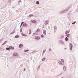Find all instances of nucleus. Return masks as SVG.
I'll return each instance as SVG.
<instances>
[{"label": "nucleus", "mask_w": 78, "mask_h": 78, "mask_svg": "<svg viewBox=\"0 0 78 78\" xmlns=\"http://www.w3.org/2000/svg\"><path fill=\"white\" fill-rule=\"evenodd\" d=\"M31 33V29H30L29 30V34H30Z\"/></svg>", "instance_id": "aec40b11"}, {"label": "nucleus", "mask_w": 78, "mask_h": 78, "mask_svg": "<svg viewBox=\"0 0 78 78\" xmlns=\"http://www.w3.org/2000/svg\"><path fill=\"white\" fill-rule=\"evenodd\" d=\"M18 53H15L14 54H13V55L14 56H18Z\"/></svg>", "instance_id": "0eeeda50"}, {"label": "nucleus", "mask_w": 78, "mask_h": 78, "mask_svg": "<svg viewBox=\"0 0 78 78\" xmlns=\"http://www.w3.org/2000/svg\"><path fill=\"white\" fill-rule=\"evenodd\" d=\"M65 40L66 41H69V39H68V38L67 37H66L65 38Z\"/></svg>", "instance_id": "f3484780"}, {"label": "nucleus", "mask_w": 78, "mask_h": 78, "mask_svg": "<svg viewBox=\"0 0 78 78\" xmlns=\"http://www.w3.org/2000/svg\"><path fill=\"white\" fill-rule=\"evenodd\" d=\"M20 28H21V26H20Z\"/></svg>", "instance_id": "49530a36"}, {"label": "nucleus", "mask_w": 78, "mask_h": 78, "mask_svg": "<svg viewBox=\"0 0 78 78\" xmlns=\"http://www.w3.org/2000/svg\"><path fill=\"white\" fill-rule=\"evenodd\" d=\"M45 51L44 50L43 51V53H45Z\"/></svg>", "instance_id": "f704fd0d"}, {"label": "nucleus", "mask_w": 78, "mask_h": 78, "mask_svg": "<svg viewBox=\"0 0 78 78\" xmlns=\"http://www.w3.org/2000/svg\"><path fill=\"white\" fill-rule=\"evenodd\" d=\"M7 41H5V42L2 45H5L6 44V42H7Z\"/></svg>", "instance_id": "412c9836"}, {"label": "nucleus", "mask_w": 78, "mask_h": 78, "mask_svg": "<svg viewBox=\"0 0 78 78\" xmlns=\"http://www.w3.org/2000/svg\"><path fill=\"white\" fill-rule=\"evenodd\" d=\"M41 37L42 38H43V37H44V35L43 34H42L41 35Z\"/></svg>", "instance_id": "c756f323"}, {"label": "nucleus", "mask_w": 78, "mask_h": 78, "mask_svg": "<svg viewBox=\"0 0 78 78\" xmlns=\"http://www.w3.org/2000/svg\"><path fill=\"white\" fill-rule=\"evenodd\" d=\"M69 25H70V23H69Z\"/></svg>", "instance_id": "de8ad7c7"}, {"label": "nucleus", "mask_w": 78, "mask_h": 78, "mask_svg": "<svg viewBox=\"0 0 78 78\" xmlns=\"http://www.w3.org/2000/svg\"><path fill=\"white\" fill-rule=\"evenodd\" d=\"M20 32H21V33H22V28L21 29H20Z\"/></svg>", "instance_id": "473e14b6"}, {"label": "nucleus", "mask_w": 78, "mask_h": 78, "mask_svg": "<svg viewBox=\"0 0 78 78\" xmlns=\"http://www.w3.org/2000/svg\"><path fill=\"white\" fill-rule=\"evenodd\" d=\"M35 39L37 40H38L39 39H40V37H39L36 36L35 37Z\"/></svg>", "instance_id": "39448f33"}, {"label": "nucleus", "mask_w": 78, "mask_h": 78, "mask_svg": "<svg viewBox=\"0 0 78 78\" xmlns=\"http://www.w3.org/2000/svg\"><path fill=\"white\" fill-rule=\"evenodd\" d=\"M69 9H70V7H69L64 10L60 12H59V13L62 14H64V13H66V12L67 11H68L69 10Z\"/></svg>", "instance_id": "f257e3e1"}, {"label": "nucleus", "mask_w": 78, "mask_h": 78, "mask_svg": "<svg viewBox=\"0 0 78 78\" xmlns=\"http://www.w3.org/2000/svg\"><path fill=\"white\" fill-rule=\"evenodd\" d=\"M19 37V35H17L15 36V38H18V37Z\"/></svg>", "instance_id": "a211bd4d"}, {"label": "nucleus", "mask_w": 78, "mask_h": 78, "mask_svg": "<svg viewBox=\"0 0 78 78\" xmlns=\"http://www.w3.org/2000/svg\"><path fill=\"white\" fill-rule=\"evenodd\" d=\"M61 61H62V62H64V61L63 59H61Z\"/></svg>", "instance_id": "c9c22d12"}, {"label": "nucleus", "mask_w": 78, "mask_h": 78, "mask_svg": "<svg viewBox=\"0 0 78 78\" xmlns=\"http://www.w3.org/2000/svg\"><path fill=\"white\" fill-rule=\"evenodd\" d=\"M39 68L38 67V68H37V70H39Z\"/></svg>", "instance_id": "58836bf2"}, {"label": "nucleus", "mask_w": 78, "mask_h": 78, "mask_svg": "<svg viewBox=\"0 0 78 78\" xmlns=\"http://www.w3.org/2000/svg\"><path fill=\"white\" fill-rule=\"evenodd\" d=\"M36 4L37 5H39V2L38 1H37L36 2Z\"/></svg>", "instance_id": "5701e85b"}, {"label": "nucleus", "mask_w": 78, "mask_h": 78, "mask_svg": "<svg viewBox=\"0 0 78 78\" xmlns=\"http://www.w3.org/2000/svg\"><path fill=\"white\" fill-rule=\"evenodd\" d=\"M45 59H46V58L45 57L44 58L42 59V61H44V60H45Z\"/></svg>", "instance_id": "bb28decb"}, {"label": "nucleus", "mask_w": 78, "mask_h": 78, "mask_svg": "<svg viewBox=\"0 0 78 78\" xmlns=\"http://www.w3.org/2000/svg\"><path fill=\"white\" fill-rule=\"evenodd\" d=\"M25 68H24V69L23 71H25Z\"/></svg>", "instance_id": "a19ab883"}, {"label": "nucleus", "mask_w": 78, "mask_h": 78, "mask_svg": "<svg viewBox=\"0 0 78 78\" xmlns=\"http://www.w3.org/2000/svg\"><path fill=\"white\" fill-rule=\"evenodd\" d=\"M63 70H64V71H66V66H64L63 67Z\"/></svg>", "instance_id": "6ab92c4d"}, {"label": "nucleus", "mask_w": 78, "mask_h": 78, "mask_svg": "<svg viewBox=\"0 0 78 78\" xmlns=\"http://www.w3.org/2000/svg\"><path fill=\"white\" fill-rule=\"evenodd\" d=\"M31 22H32L33 23H36V21L35 20H31Z\"/></svg>", "instance_id": "1a4fd4ad"}, {"label": "nucleus", "mask_w": 78, "mask_h": 78, "mask_svg": "<svg viewBox=\"0 0 78 78\" xmlns=\"http://www.w3.org/2000/svg\"><path fill=\"white\" fill-rule=\"evenodd\" d=\"M21 2V0H19L18 1L19 3H20Z\"/></svg>", "instance_id": "e433bc0d"}, {"label": "nucleus", "mask_w": 78, "mask_h": 78, "mask_svg": "<svg viewBox=\"0 0 78 78\" xmlns=\"http://www.w3.org/2000/svg\"><path fill=\"white\" fill-rule=\"evenodd\" d=\"M9 48H10V49H11L12 50H14V48L12 46H9Z\"/></svg>", "instance_id": "9b49d317"}, {"label": "nucleus", "mask_w": 78, "mask_h": 78, "mask_svg": "<svg viewBox=\"0 0 78 78\" xmlns=\"http://www.w3.org/2000/svg\"><path fill=\"white\" fill-rule=\"evenodd\" d=\"M69 47L70 50L72 51V48H73V45H72V44L70 43L69 45Z\"/></svg>", "instance_id": "f03ea898"}, {"label": "nucleus", "mask_w": 78, "mask_h": 78, "mask_svg": "<svg viewBox=\"0 0 78 78\" xmlns=\"http://www.w3.org/2000/svg\"><path fill=\"white\" fill-rule=\"evenodd\" d=\"M33 15L32 14L30 15L29 16V17H33Z\"/></svg>", "instance_id": "393cba45"}, {"label": "nucleus", "mask_w": 78, "mask_h": 78, "mask_svg": "<svg viewBox=\"0 0 78 78\" xmlns=\"http://www.w3.org/2000/svg\"><path fill=\"white\" fill-rule=\"evenodd\" d=\"M76 23V21H75L74 23H72V24H75Z\"/></svg>", "instance_id": "72a5a7b5"}, {"label": "nucleus", "mask_w": 78, "mask_h": 78, "mask_svg": "<svg viewBox=\"0 0 78 78\" xmlns=\"http://www.w3.org/2000/svg\"><path fill=\"white\" fill-rule=\"evenodd\" d=\"M23 46V44H20V45H19V47L20 48H21V47H22Z\"/></svg>", "instance_id": "dca6fc26"}, {"label": "nucleus", "mask_w": 78, "mask_h": 78, "mask_svg": "<svg viewBox=\"0 0 78 78\" xmlns=\"http://www.w3.org/2000/svg\"><path fill=\"white\" fill-rule=\"evenodd\" d=\"M68 32H69H69H70V30H69Z\"/></svg>", "instance_id": "a18cd8bd"}, {"label": "nucleus", "mask_w": 78, "mask_h": 78, "mask_svg": "<svg viewBox=\"0 0 78 78\" xmlns=\"http://www.w3.org/2000/svg\"><path fill=\"white\" fill-rule=\"evenodd\" d=\"M21 34H22V36H23V34H23V32H22L21 33Z\"/></svg>", "instance_id": "4c0bfd02"}, {"label": "nucleus", "mask_w": 78, "mask_h": 78, "mask_svg": "<svg viewBox=\"0 0 78 78\" xmlns=\"http://www.w3.org/2000/svg\"><path fill=\"white\" fill-rule=\"evenodd\" d=\"M15 32H16V30H14L10 34H14V33H15Z\"/></svg>", "instance_id": "f8f14e48"}, {"label": "nucleus", "mask_w": 78, "mask_h": 78, "mask_svg": "<svg viewBox=\"0 0 78 78\" xmlns=\"http://www.w3.org/2000/svg\"><path fill=\"white\" fill-rule=\"evenodd\" d=\"M70 35V34H67L66 35V37H69Z\"/></svg>", "instance_id": "2eb2a0df"}, {"label": "nucleus", "mask_w": 78, "mask_h": 78, "mask_svg": "<svg viewBox=\"0 0 78 78\" xmlns=\"http://www.w3.org/2000/svg\"><path fill=\"white\" fill-rule=\"evenodd\" d=\"M66 48H64L65 50H66Z\"/></svg>", "instance_id": "c03bdc74"}, {"label": "nucleus", "mask_w": 78, "mask_h": 78, "mask_svg": "<svg viewBox=\"0 0 78 78\" xmlns=\"http://www.w3.org/2000/svg\"><path fill=\"white\" fill-rule=\"evenodd\" d=\"M43 33L44 35H46V30H43Z\"/></svg>", "instance_id": "9d476101"}, {"label": "nucleus", "mask_w": 78, "mask_h": 78, "mask_svg": "<svg viewBox=\"0 0 78 78\" xmlns=\"http://www.w3.org/2000/svg\"><path fill=\"white\" fill-rule=\"evenodd\" d=\"M64 37V35H61L60 37V39H61V40H63V39Z\"/></svg>", "instance_id": "7ed1b4c3"}, {"label": "nucleus", "mask_w": 78, "mask_h": 78, "mask_svg": "<svg viewBox=\"0 0 78 78\" xmlns=\"http://www.w3.org/2000/svg\"><path fill=\"white\" fill-rule=\"evenodd\" d=\"M49 51H51L52 49L51 48H49L48 50Z\"/></svg>", "instance_id": "cd10ccee"}, {"label": "nucleus", "mask_w": 78, "mask_h": 78, "mask_svg": "<svg viewBox=\"0 0 78 78\" xmlns=\"http://www.w3.org/2000/svg\"><path fill=\"white\" fill-rule=\"evenodd\" d=\"M59 42H61V43L62 45H65V44H64V41H62L60 40H59Z\"/></svg>", "instance_id": "423d86ee"}, {"label": "nucleus", "mask_w": 78, "mask_h": 78, "mask_svg": "<svg viewBox=\"0 0 78 78\" xmlns=\"http://www.w3.org/2000/svg\"><path fill=\"white\" fill-rule=\"evenodd\" d=\"M39 31H40V29H37V32H39Z\"/></svg>", "instance_id": "b1692460"}, {"label": "nucleus", "mask_w": 78, "mask_h": 78, "mask_svg": "<svg viewBox=\"0 0 78 78\" xmlns=\"http://www.w3.org/2000/svg\"><path fill=\"white\" fill-rule=\"evenodd\" d=\"M29 51V50L28 49H27L26 50H25L24 51V52H27V51Z\"/></svg>", "instance_id": "a878e982"}, {"label": "nucleus", "mask_w": 78, "mask_h": 78, "mask_svg": "<svg viewBox=\"0 0 78 78\" xmlns=\"http://www.w3.org/2000/svg\"><path fill=\"white\" fill-rule=\"evenodd\" d=\"M27 23H23V27H26V26L27 25Z\"/></svg>", "instance_id": "4468645a"}, {"label": "nucleus", "mask_w": 78, "mask_h": 78, "mask_svg": "<svg viewBox=\"0 0 78 78\" xmlns=\"http://www.w3.org/2000/svg\"><path fill=\"white\" fill-rule=\"evenodd\" d=\"M41 67V65H40V66L38 67V68H39V67Z\"/></svg>", "instance_id": "37998d69"}, {"label": "nucleus", "mask_w": 78, "mask_h": 78, "mask_svg": "<svg viewBox=\"0 0 78 78\" xmlns=\"http://www.w3.org/2000/svg\"><path fill=\"white\" fill-rule=\"evenodd\" d=\"M48 23V21L47 20L44 22V24L45 25H47Z\"/></svg>", "instance_id": "ddd939ff"}, {"label": "nucleus", "mask_w": 78, "mask_h": 78, "mask_svg": "<svg viewBox=\"0 0 78 78\" xmlns=\"http://www.w3.org/2000/svg\"><path fill=\"white\" fill-rule=\"evenodd\" d=\"M62 73H61L60 75H62Z\"/></svg>", "instance_id": "ea45409f"}, {"label": "nucleus", "mask_w": 78, "mask_h": 78, "mask_svg": "<svg viewBox=\"0 0 78 78\" xmlns=\"http://www.w3.org/2000/svg\"><path fill=\"white\" fill-rule=\"evenodd\" d=\"M5 6H6V5Z\"/></svg>", "instance_id": "3c124183"}, {"label": "nucleus", "mask_w": 78, "mask_h": 78, "mask_svg": "<svg viewBox=\"0 0 78 78\" xmlns=\"http://www.w3.org/2000/svg\"><path fill=\"white\" fill-rule=\"evenodd\" d=\"M33 53H34V51H33Z\"/></svg>", "instance_id": "79ce46f5"}, {"label": "nucleus", "mask_w": 78, "mask_h": 78, "mask_svg": "<svg viewBox=\"0 0 78 78\" xmlns=\"http://www.w3.org/2000/svg\"><path fill=\"white\" fill-rule=\"evenodd\" d=\"M56 30H57V27H56V26H55L54 28V32H56Z\"/></svg>", "instance_id": "6e6552de"}, {"label": "nucleus", "mask_w": 78, "mask_h": 78, "mask_svg": "<svg viewBox=\"0 0 78 78\" xmlns=\"http://www.w3.org/2000/svg\"><path fill=\"white\" fill-rule=\"evenodd\" d=\"M24 23V22H23L21 23V26H22V25L23 24V23Z\"/></svg>", "instance_id": "7c9ffc66"}, {"label": "nucleus", "mask_w": 78, "mask_h": 78, "mask_svg": "<svg viewBox=\"0 0 78 78\" xmlns=\"http://www.w3.org/2000/svg\"><path fill=\"white\" fill-rule=\"evenodd\" d=\"M58 62L59 64V65H63L64 63H62V62L61 61H58Z\"/></svg>", "instance_id": "20e7f679"}, {"label": "nucleus", "mask_w": 78, "mask_h": 78, "mask_svg": "<svg viewBox=\"0 0 78 78\" xmlns=\"http://www.w3.org/2000/svg\"><path fill=\"white\" fill-rule=\"evenodd\" d=\"M68 33H69V32L67 30L65 32V34H67Z\"/></svg>", "instance_id": "c85d7f7f"}, {"label": "nucleus", "mask_w": 78, "mask_h": 78, "mask_svg": "<svg viewBox=\"0 0 78 78\" xmlns=\"http://www.w3.org/2000/svg\"><path fill=\"white\" fill-rule=\"evenodd\" d=\"M23 36H27V35L25 34H23Z\"/></svg>", "instance_id": "2f4dec72"}, {"label": "nucleus", "mask_w": 78, "mask_h": 78, "mask_svg": "<svg viewBox=\"0 0 78 78\" xmlns=\"http://www.w3.org/2000/svg\"><path fill=\"white\" fill-rule=\"evenodd\" d=\"M35 34V33H34V34Z\"/></svg>", "instance_id": "09e8293b"}, {"label": "nucleus", "mask_w": 78, "mask_h": 78, "mask_svg": "<svg viewBox=\"0 0 78 78\" xmlns=\"http://www.w3.org/2000/svg\"><path fill=\"white\" fill-rule=\"evenodd\" d=\"M75 45H76V44H75Z\"/></svg>", "instance_id": "8fccbe9b"}, {"label": "nucleus", "mask_w": 78, "mask_h": 78, "mask_svg": "<svg viewBox=\"0 0 78 78\" xmlns=\"http://www.w3.org/2000/svg\"><path fill=\"white\" fill-rule=\"evenodd\" d=\"M6 50H9H9H10V48H6Z\"/></svg>", "instance_id": "4be33fe9"}]
</instances>
